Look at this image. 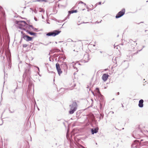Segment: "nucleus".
I'll list each match as a JSON object with an SVG mask.
<instances>
[{"instance_id":"nucleus-6","label":"nucleus","mask_w":148,"mask_h":148,"mask_svg":"<svg viewBox=\"0 0 148 148\" xmlns=\"http://www.w3.org/2000/svg\"><path fill=\"white\" fill-rule=\"evenodd\" d=\"M108 77V75L106 74H104L102 75V78L103 80L104 81H106L107 80Z\"/></svg>"},{"instance_id":"nucleus-4","label":"nucleus","mask_w":148,"mask_h":148,"mask_svg":"<svg viewBox=\"0 0 148 148\" xmlns=\"http://www.w3.org/2000/svg\"><path fill=\"white\" fill-rule=\"evenodd\" d=\"M78 4L79 8H80L81 10H84L85 9L86 5V4L85 3L80 1L79 2Z\"/></svg>"},{"instance_id":"nucleus-8","label":"nucleus","mask_w":148,"mask_h":148,"mask_svg":"<svg viewBox=\"0 0 148 148\" xmlns=\"http://www.w3.org/2000/svg\"><path fill=\"white\" fill-rule=\"evenodd\" d=\"M98 130L99 128L98 127H96L95 128L92 129L91 131L92 134H93L94 133H96L98 132Z\"/></svg>"},{"instance_id":"nucleus-11","label":"nucleus","mask_w":148,"mask_h":148,"mask_svg":"<svg viewBox=\"0 0 148 148\" xmlns=\"http://www.w3.org/2000/svg\"><path fill=\"white\" fill-rule=\"evenodd\" d=\"M27 32L31 35H34L36 36V33L30 32L29 31H27Z\"/></svg>"},{"instance_id":"nucleus-19","label":"nucleus","mask_w":148,"mask_h":148,"mask_svg":"<svg viewBox=\"0 0 148 148\" xmlns=\"http://www.w3.org/2000/svg\"><path fill=\"white\" fill-rule=\"evenodd\" d=\"M74 51H75V49H74Z\"/></svg>"},{"instance_id":"nucleus-13","label":"nucleus","mask_w":148,"mask_h":148,"mask_svg":"<svg viewBox=\"0 0 148 148\" xmlns=\"http://www.w3.org/2000/svg\"><path fill=\"white\" fill-rule=\"evenodd\" d=\"M96 90H97V92L99 95H101V92H100V91L99 90V88H96Z\"/></svg>"},{"instance_id":"nucleus-17","label":"nucleus","mask_w":148,"mask_h":148,"mask_svg":"<svg viewBox=\"0 0 148 148\" xmlns=\"http://www.w3.org/2000/svg\"><path fill=\"white\" fill-rule=\"evenodd\" d=\"M40 0H37V1H40Z\"/></svg>"},{"instance_id":"nucleus-14","label":"nucleus","mask_w":148,"mask_h":148,"mask_svg":"<svg viewBox=\"0 0 148 148\" xmlns=\"http://www.w3.org/2000/svg\"><path fill=\"white\" fill-rule=\"evenodd\" d=\"M40 1H45V2H47V0H40Z\"/></svg>"},{"instance_id":"nucleus-18","label":"nucleus","mask_w":148,"mask_h":148,"mask_svg":"<svg viewBox=\"0 0 148 148\" xmlns=\"http://www.w3.org/2000/svg\"><path fill=\"white\" fill-rule=\"evenodd\" d=\"M77 51V52L78 51Z\"/></svg>"},{"instance_id":"nucleus-5","label":"nucleus","mask_w":148,"mask_h":148,"mask_svg":"<svg viewBox=\"0 0 148 148\" xmlns=\"http://www.w3.org/2000/svg\"><path fill=\"white\" fill-rule=\"evenodd\" d=\"M56 68L58 74L59 75L62 73V71L61 69L60 64L57 63L56 64Z\"/></svg>"},{"instance_id":"nucleus-16","label":"nucleus","mask_w":148,"mask_h":148,"mask_svg":"<svg viewBox=\"0 0 148 148\" xmlns=\"http://www.w3.org/2000/svg\"><path fill=\"white\" fill-rule=\"evenodd\" d=\"M98 4L99 5H101V2H99L98 3Z\"/></svg>"},{"instance_id":"nucleus-7","label":"nucleus","mask_w":148,"mask_h":148,"mask_svg":"<svg viewBox=\"0 0 148 148\" xmlns=\"http://www.w3.org/2000/svg\"><path fill=\"white\" fill-rule=\"evenodd\" d=\"M23 38L26 40L27 41L32 40V37H29L27 35L24 36Z\"/></svg>"},{"instance_id":"nucleus-1","label":"nucleus","mask_w":148,"mask_h":148,"mask_svg":"<svg viewBox=\"0 0 148 148\" xmlns=\"http://www.w3.org/2000/svg\"><path fill=\"white\" fill-rule=\"evenodd\" d=\"M77 103L75 102H73L71 105L70 106L71 107L70 110L69 111L70 114H72L74 113L77 109Z\"/></svg>"},{"instance_id":"nucleus-2","label":"nucleus","mask_w":148,"mask_h":148,"mask_svg":"<svg viewBox=\"0 0 148 148\" xmlns=\"http://www.w3.org/2000/svg\"><path fill=\"white\" fill-rule=\"evenodd\" d=\"M61 32V31L59 30H54L53 32L47 33V35L48 36H55Z\"/></svg>"},{"instance_id":"nucleus-3","label":"nucleus","mask_w":148,"mask_h":148,"mask_svg":"<svg viewBox=\"0 0 148 148\" xmlns=\"http://www.w3.org/2000/svg\"><path fill=\"white\" fill-rule=\"evenodd\" d=\"M125 10L124 9H122L121 10L118 12L116 16V18H119L123 16L125 13Z\"/></svg>"},{"instance_id":"nucleus-15","label":"nucleus","mask_w":148,"mask_h":148,"mask_svg":"<svg viewBox=\"0 0 148 148\" xmlns=\"http://www.w3.org/2000/svg\"><path fill=\"white\" fill-rule=\"evenodd\" d=\"M88 55H85L84 56V58H85V57H87L88 58Z\"/></svg>"},{"instance_id":"nucleus-12","label":"nucleus","mask_w":148,"mask_h":148,"mask_svg":"<svg viewBox=\"0 0 148 148\" xmlns=\"http://www.w3.org/2000/svg\"><path fill=\"white\" fill-rule=\"evenodd\" d=\"M70 86H71V89H72L75 86V84L74 82H73L71 84V85H70Z\"/></svg>"},{"instance_id":"nucleus-10","label":"nucleus","mask_w":148,"mask_h":148,"mask_svg":"<svg viewBox=\"0 0 148 148\" xmlns=\"http://www.w3.org/2000/svg\"><path fill=\"white\" fill-rule=\"evenodd\" d=\"M69 14L73 13H76L77 12V10H71L69 11Z\"/></svg>"},{"instance_id":"nucleus-9","label":"nucleus","mask_w":148,"mask_h":148,"mask_svg":"<svg viewBox=\"0 0 148 148\" xmlns=\"http://www.w3.org/2000/svg\"><path fill=\"white\" fill-rule=\"evenodd\" d=\"M143 99L140 100L139 102L138 106L142 108L143 107Z\"/></svg>"}]
</instances>
